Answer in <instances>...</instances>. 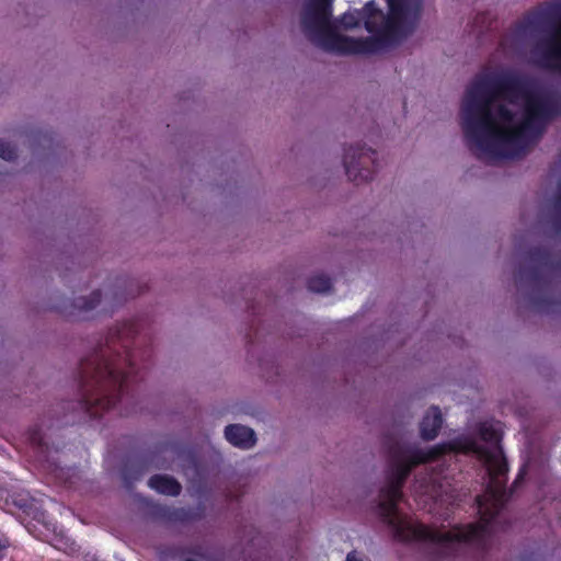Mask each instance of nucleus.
Returning a JSON list of instances; mask_svg holds the SVG:
<instances>
[{
  "instance_id": "obj_1",
  "label": "nucleus",
  "mask_w": 561,
  "mask_h": 561,
  "mask_svg": "<svg viewBox=\"0 0 561 561\" xmlns=\"http://www.w3.org/2000/svg\"><path fill=\"white\" fill-rule=\"evenodd\" d=\"M560 114L561 98L530 92L525 77L481 73L466 90L460 125L469 150L495 161L523 156Z\"/></svg>"
},
{
  "instance_id": "obj_2",
  "label": "nucleus",
  "mask_w": 561,
  "mask_h": 561,
  "mask_svg": "<svg viewBox=\"0 0 561 561\" xmlns=\"http://www.w3.org/2000/svg\"><path fill=\"white\" fill-rule=\"evenodd\" d=\"M422 0H308L305 36L324 51L366 55L401 43L415 31Z\"/></svg>"
},
{
  "instance_id": "obj_3",
  "label": "nucleus",
  "mask_w": 561,
  "mask_h": 561,
  "mask_svg": "<svg viewBox=\"0 0 561 561\" xmlns=\"http://www.w3.org/2000/svg\"><path fill=\"white\" fill-rule=\"evenodd\" d=\"M142 342L140 324L130 320L111 329L104 344L80 362L78 381L81 398L67 402L73 415L64 425L99 420L105 413L128 416L136 412L135 387L145 378L152 356L151 343Z\"/></svg>"
},
{
  "instance_id": "obj_4",
  "label": "nucleus",
  "mask_w": 561,
  "mask_h": 561,
  "mask_svg": "<svg viewBox=\"0 0 561 561\" xmlns=\"http://www.w3.org/2000/svg\"><path fill=\"white\" fill-rule=\"evenodd\" d=\"M389 454L391 463L387 474V484L380 490V502L377 508L382 522L391 528L393 538L401 542L424 541L434 543L440 557L458 554L461 542L474 538L479 534V527L470 526L466 531L450 530L442 533L422 523H412L398 508V504L403 496L402 488L412 469L443 457L445 455L444 447L433 446L427 450L416 448L410 450L405 457L402 447L396 443L390 446Z\"/></svg>"
},
{
  "instance_id": "obj_5",
  "label": "nucleus",
  "mask_w": 561,
  "mask_h": 561,
  "mask_svg": "<svg viewBox=\"0 0 561 561\" xmlns=\"http://www.w3.org/2000/svg\"><path fill=\"white\" fill-rule=\"evenodd\" d=\"M529 266L520 265L515 279L520 289L527 283V298L534 309L546 314H561V298L557 296L561 284V255H556L546 245L533 247L527 252Z\"/></svg>"
},
{
  "instance_id": "obj_6",
  "label": "nucleus",
  "mask_w": 561,
  "mask_h": 561,
  "mask_svg": "<svg viewBox=\"0 0 561 561\" xmlns=\"http://www.w3.org/2000/svg\"><path fill=\"white\" fill-rule=\"evenodd\" d=\"M482 461L486 466L489 483L486 485L485 493L476 497L480 523L469 524L465 528H457L454 531H466L470 526H477L480 530L474 538L461 542V547L479 539L492 525L507 501L506 481L508 463L503 450L493 451L491 449V458Z\"/></svg>"
},
{
  "instance_id": "obj_7",
  "label": "nucleus",
  "mask_w": 561,
  "mask_h": 561,
  "mask_svg": "<svg viewBox=\"0 0 561 561\" xmlns=\"http://www.w3.org/2000/svg\"><path fill=\"white\" fill-rule=\"evenodd\" d=\"M376 150L357 144L344 150L343 165L350 181L355 184L366 183L373 180L377 172Z\"/></svg>"
},
{
  "instance_id": "obj_8",
  "label": "nucleus",
  "mask_w": 561,
  "mask_h": 561,
  "mask_svg": "<svg viewBox=\"0 0 561 561\" xmlns=\"http://www.w3.org/2000/svg\"><path fill=\"white\" fill-rule=\"evenodd\" d=\"M539 65L561 73V24L553 33L537 44Z\"/></svg>"
},
{
  "instance_id": "obj_9",
  "label": "nucleus",
  "mask_w": 561,
  "mask_h": 561,
  "mask_svg": "<svg viewBox=\"0 0 561 561\" xmlns=\"http://www.w3.org/2000/svg\"><path fill=\"white\" fill-rule=\"evenodd\" d=\"M438 446L444 447L445 454L447 451L474 454L481 461L489 460L491 458V449L489 447L483 446L469 437L457 438L446 444H439Z\"/></svg>"
},
{
  "instance_id": "obj_10",
  "label": "nucleus",
  "mask_w": 561,
  "mask_h": 561,
  "mask_svg": "<svg viewBox=\"0 0 561 561\" xmlns=\"http://www.w3.org/2000/svg\"><path fill=\"white\" fill-rule=\"evenodd\" d=\"M225 437L231 445L242 449L253 447L256 442L254 431L240 424H230L226 426Z\"/></svg>"
},
{
  "instance_id": "obj_11",
  "label": "nucleus",
  "mask_w": 561,
  "mask_h": 561,
  "mask_svg": "<svg viewBox=\"0 0 561 561\" xmlns=\"http://www.w3.org/2000/svg\"><path fill=\"white\" fill-rule=\"evenodd\" d=\"M443 425V415L438 407H431L420 423V436L423 440H433L437 437Z\"/></svg>"
},
{
  "instance_id": "obj_12",
  "label": "nucleus",
  "mask_w": 561,
  "mask_h": 561,
  "mask_svg": "<svg viewBox=\"0 0 561 561\" xmlns=\"http://www.w3.org/2000/svg\"><path fill=\"white\" fill-rule=\"evenodd\" d=\"M148 485L158 493L169 496H178L182 491L180 482L167 474H153L149 479Z\"/></svg>"
},
{
  "instance_id": "obj_13",
  "label": "nucleus",
  "mask_w": 561,
  "mask_h": 561,
  "mask_svg": "<svg viewBox=\"0 0 561 561\" xmlns=\"http://www.w3.org/2000/svg\"><path fill=\"white\" fill-rule=\"evenodd\" d=\"M247 561H272L271 549L265 539L255 536L251 539L250 545L243 551Z\"/></svg>"
},
{
  "instance_id": "obj_14",
  "label": "nucleus",
  "mask_w": 561,
  "mask_h": 561,
  "mask_svg": "<svg viewBox=\"0 0 561 561\" xmlns=\"http://www.w3.org/2000/svg\"><path fill=\"white\" fill-rule=\"evenodd\" d=\"M480 438L494 446L493 451L503 450L501 447L502 433L493 425L488 422H483L479 425Z\"/></svg>"
},
{
  "instance_id": "obj_15",
  "label": "nucleus",
  "mask_w": 561,
  "mask_h": 561,
  "mask_svg": "<svg viewBox=\"0 0 561 561\" xmlns=\"http://www.w3.org/2000/svg\"><path fill=\"white\" fill-rule=\"evenodd\" d=\"M101 290L92 291L88 297H77L73 299L72 306L79 311H91L101 302Z\"/></svg>"
},
{
  "instance_id": "obj_16",
  "label": "nucleus",
  "mask_w": 561,
  "mask_h": 561,
  "mask_svg": "<svg viewBox=\"0 0 561 561\" xmlns=\"http://www.w3.org/2000/svg\"><path fill=\"white\" fill-rule=\"evenodd\" d=\"M175 554L182 561H198L205 559L204 547L201 545L182 546L176 549Z\"/></svg>"
},
{
  "instance_id": "obj_17",
  "label": "nucleus",
  "mask_w": 561,
  "mask_h": 561,
  "mask_svg": "<svg viewBox=\"0 0 561 561\" xmlns=\"http://www.w3.org/2000/svg\"><path fill=\"white\" fill-rule=\"evenodd\" d=\"M307 287L313 293H328L332 288V282L329 276L317 274L308 279Z\"/></svg>"
},
{
  "instance_id": "obj_18",
  "label": "nucleus",
  "mask_w": 561,
  "mask_h": 561,
  "mask_svg": "<svg viewBox=\"0 0 561 561\" xmlns=\"http://www.w3.org/2000/svg\"><path fill=\"white\" fill-rule=\"evenodd\" d=\"M158 513L161 517L171 522H186L190 519V512L185 508H170L168 506H160Z\"/></svg>"
},
{
  "instance_id": "obj_19",
  "label": "nucleus",
  "mask_w": 561,
  "mask_h": 561,
  "mask_svg": "<svg viewBox=\"0 0 561 561\" xmlns=\"http://www.w3.org/2000/svg\"><path fill=\"white\" fill-rule=\"evenodd\" d=\"M27 439L31 443V445L37 450L44 451L45 449H47L42 428L38 425H34L28 428Z\"/></svg>"
},
{
  "instance_id": "obj_20",
  "label": "nucleus",
  "mask_w": 561,
  "mask_h": 561,
  "mask_svg": "<svg viewBox=\"0 0 561 561\" xmlns=\"http://www.w3.org/2000/svg\"><path fill=\"white\" fill-rule=\"evenodd\" d=\"M0 158L5 161H13L16 159V149L3 139H0Z\"/></svg>"
},
{
  "instance_id": "obj_21",
  "label": "nucleus",
  "mask_w": 561,
  "mask_h": 561,
  "mask_svg": "<svg viewBox=\"0 0 561 561\" xmlns=\"http://www.w3.org/2000/svg\"><path fill=\"white\" fill-rule=\"evenodd\" d=\"M474 26H479V34H482L484 30L491 28L492 19L488 12L478 13L473 21Z\"/></svg>"
},
{
  "instance_id": "obj_22",
  "label": "nucleus",
  "mask_w": 561,
  "mask_h": 561,
  "mask_svg": "<svg viewBox=\"0 0 561 561\" xmlns=\"http://www.w3.org/2000/svg\"><path fill=\"white\" fill-rule=\"evenodd\" d=\"M10 547V540L8 536L0 531V560L7 557L8 549Z\"/></svg>"
},
{
  "instance_id": "obj_23",
  "label": "nucleus",
  "mask_w": 561,
  "mask_h": 561,
  "mask_svg": "<svg viewBox=\"0 0 561 561\" xmlns=\"http://www.w3.org/2000/svg\"><path fill=\"white\" fill-rule=\"evenodd\" d=\"M346 561H364L363 559H359L357 557V552L356 551H351L350 553H347L346 556Z\"/></svg>"
},
{
  "instance_id": "obj_24",
  "label": "nucleus",
  "mask_w": 561,
  "mask_h": 561,
  "mask_svg": "<svg viewBox=\"0 0 561 561\" xmlns=\"http://www.w3.org/2000/svg\"><path fill=\"white\" fill-rule=\"evenodd\" d=\"M524 477H525V469H522L519 471V473L517 474V477H516V479H515V481L513 483V486H516L519 482H523Z\"/></svg>"
},
{
  "instance_id": "obj_25",
  "label": "nucleus",
  "mask_w": 561,
  "mask_h": 561,
  "mask_svg": "<svg viewBox=\"0 0 561 561\" xmlns=\"http://www.w3.org/2000/svg\"><path fill=\"white\" fill-rule=\"evenodd\" d=\"M20 507H21V508H23V511H24L25 513L30 514V513H28V511H27V506H26V505H22V504H20Z\"/></svg>"
}]
</instances>
